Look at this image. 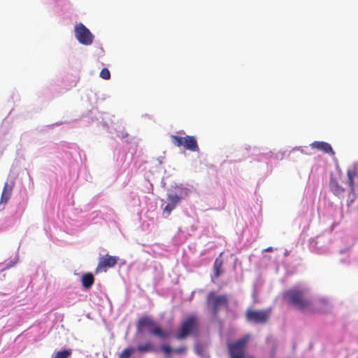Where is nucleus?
I'll use <instances>...</instances> for the list:
<instances>
[{"mask_svg":"<svg viewBox=\"0 0 358 358\" xmlns=\"http://www.w3.org/2000/svg\"><path fill=\"white\" fill-rule=\"evenodd\" d=\"M265 252H272L273 251V248L272 247H268L267 248H266L264 250Z\"/></svg>","mask_w":358,"mask_h":358,"instance_id":"b1692460","label":"nucleus"},{"mask_svg":"<svg viewBox=\"0 0 358 358\" xmlns=\"http://www.w3.org/2000/svg\"><path fill=\"white\" fill-rule=\"evenodd\" d=\"M194 352L196 354H197L199 355H202V346L198 343L195 344Z\"/></svg>","mask_w":358,"mask_h":358,"instance_id":"5701e85b","label":"nucleus"},{"mask_svg":"<svg viewBox=\"0 0 358 358\" xmlns=\"http://www.w3.org/2000/svg\"><path fill=\"white\" fill-rule=\"evenodd\" d=\"M81 282L83 287L85 289H88L93 285L94 282V278L90 273H85L82 276Z\"/></svg>","mask_w":358,"mask_h":358,"instance_id":"4468645a","label":"nucleus"},{"mask_svg":"<svg viewBox=\"0 0 358 358\" xmlns=\"http://www.w3.org/2000/svg\"><path fill=\"white\" fill-rule=\"evenodd\" d=\"M75 36L78 42L83 45H90L93 42L94 36L82 23L75 26Z\"/></svg>","mask_w":358,"mask_h":358,"instance_id":"6e6552de","label":"nucleus"},{"mask_svg":"<svg viewBox=\"0 0 358 358\" xmlns=\"http://www.w3.org/2000/svg\"><path fill=\"white\" fill-rule=\"evenodd\" d=\"M167 200L169 203L164 208V213L166 216H169L171 211L176 208L177 205L180 203L181 197L176 194H169L167 195Z\"/></svg>","mask_w":358,"mask_h":358,"instance_id":"9b49d317","label":"nucleus"},{"mask_svg":"<svg viewBox=\"0 0 358 358\" xmlns=\"http://www.w3.org/2000/svg\"><path fill=\"white\" fill-rule=\"evenodd\" d=\"M222 253L218 257H217L215 260L213 264V273L214 277L215 278H218L220 275L222 273V266L223 264V260L221 258Z\"/></svg>","mask_w":358,"mask_h":358,"instance_id":"2eb2a0df","label":"nucleus"},{"mask_svg":"<svg viewBox=\"0 0 358 358\" xmlns=\"http://www.w3.org/2000/svg\"><path fill=\"white\" fill-rule=\"evenodd\" d=\"M271 314V308L255 310L248 309L245 312L246 320L255 324H265L268 322Z\"/></svg>","mask_w":358,"mask_h":358,"instance_id":"0eeeda50","label":"nucleus"},{"mask_svg":"<svg viewBox=\"0 0 358 358\" xmlns=\"http://www.w3.org/2000/svg\"><path fill=\"white\" fill-rule=\"evenodd\" d=\"M161 349L166 356L170 355V354L173 351L171 347L168 345H162L161 346Z\"/></svg>","mask_w":358,"mask_h":358,"instance_id":"412c9836","label":"nucleus"},{"mask_svg":"<svg viewBox=\"0 0 358 358\" xmlns=\"http://www.w3.org/2000/svg\"><path fill=\"white\" fill-rule=\"evenodd\" d=\"M341 179L331 176L329 181L330 191L337 197L343 198L345 194V188L343 186Z\"/></svg>","mask_w":358,"mask_h":358,"instance_id":"9d476101","label":"nucleus"},{"mask_svg":"<svg viewBox=\"0 0 358 358\" xmlns=\"http://www.w3.org/2000/svg\"><path fill=\"white\" fill-rule=\"evenodd\" d=\"M14 185V182L10 183L5 182L1 196L0 203L6 204L8 203L11 196Z\"/></svg>","mask_w":358,"mask_h":358,"instance_id":"ddd939ff","label":"nucleus"},{"mask_svg":"<svg viewBox=\"0 0 358 358\" xmlns=\"http://www.w3.org/2000/svg\"><path fill=\"white\" fill-rule=\"evenodd\" d=\"M170 138L171 143L178 148L183 147L184 149L193 152L199 151L196 138L194 136H179L178 135H171Z\"/></svg>","mask_w":358,"mask_h":358,"instance_id":"39448f33","label":"nucleus"},{"mask_svg":"<svg viewBox=\"0 0 358 358\" xmlns=\"http://www.w3.org/2000/svg\"><path fill=\"white\" fill-rule=\"evenodd\" d=\"M208 306H211L213 314L217 316L221 306L229 307V300L226 294L217 296L214 292H210L206 296Z\"/></svg>","mask_w":358,"mask_h":358,"instance_id":"423d86ee","label":"nucleus"},{"mask_svg":"<svg viewBox=\"0 0 358 358\" xmlns=\"http://www.w3.org/2000/svg\"><path fill=\"white\" fill-rule=\"evenodd\" d=\"M357 176V173L355 170L349 169L347 172L348 180L347 183L350 187V192H355V187H354V178Z\"/></svg>","mask_w":358,"mask_h":358,"instance_id":"f3484780","label":"nucleus"},{"mask_svg":"<svg viewBox=\"0 0 358 358\" xmlns=\"http://www.w3.org/2000/svg\"><path fill=\"white\" fill-rule=\"evenodd\" d=\"M310 146L312 149L321 150L324 153L329 154L331 156L335 155V152L334 151L331 145L327 142L314 141L310 145Z\"/></svg>","mask_w":358,"mask_h":358,"instance_id":"f8f14e48","label":"nucleus"},{"mask_svg":"<svg viewBox=\"0 0 358 358\" xmlns=\"http://www.w3.org/2000/svg\"><path fill=\"white\" fill-rule=\"evenodd\" d=\"M173 352H175L177 354L179 355H184L187 352V348L185 346H180L173 350Z\"/></svg>","mask_w":358,"mask_h":358,"instance_id":"4be33fe9","label":"nucleus"},{"mask_svg":"<svg viewBox=\"0 0 358 358\" xmlns=\"http://www.w3.org/2000/svg\"><path fill=\"white\" fill-rule=\"evenodd\" d=\"M251 338L250 334H246L236 341L227 344L229 358H245L247 345Z\"/></svg>","mask_w":358,"mask_h":358,"instance_id":"7ed1b4c3","label":"nucleus"},{"mask_svg":"<svg viewBox=\"0 0 358 358\" xmlns=\"http://www.w3.org/2000/svg\"><path fill=\"white\" fill-rule=\"evenodd\" d=\"M133 348H125L120 355V358H130L131 354L134 352Z\"/></svg>","mask_w":358,"mask_h":358,"instance_id":"6ab92c4d","label":"nucleus"},{"mask_svg":"<svg viewBox=\"0 0 358 358\" xmlns=\"http://www.w3.org/2000/svg\"><path fill=\"white\" fill-rule=\"evenodd\" d=\"M137 350L141 353H147L150 352H155L156 348L154 344L150 341L144 344H139L136 347Z\"/></svg>","mask_w":358,"mask_h":358,"instance_id":"dca6fc26","label":"nucleus"},{"mask_svg":"<svg viewBox=\"0 0 358 358\" xmlns=\"http://www.w3.org/2000/svg\"><path fill=\"white\" fill-rule=\"evenodd\" d=\"M71 355V350H64L56 352L55 358H69Z\"/></svg>","mask_w":358,"mask_h":358,"instance_id":"a211bd4d","label":"nucleus"},{"mask_svg":"<svg viewBox=\"0 0 358 358\" xmlns=\"http://www.w3.org/2000/svg\"><path fill=\"white\" fill-rule=\"evenodd\" d=\"M198 331L197 319L195 315H190L181 322L180 329L175 337L177 340H183L189 335L196 334Z\"/></svg>","mask_w":358,"mask_h":358,"instance_id":"f03ea898","label":"nucleus"},{"mask_svg":"<svg viewBox=\"0 0 358 358\" xmlns=\"http://www.w3.org/2000/svg\"><path fill=\"white\" fill-rule=\"evenodd\" d=\"M145 327H152L150 331V334L159 337V338L165 339L170 336V334L167 331L162 329L159 326L156 325L154 320L150 316L141 317L136 323V328L138 331H141Z\"/></svg>","mask_w":358,"mask_h":358,"instance_id":"20e7f679","label":"nucleus"},{"mask_svg":"<svg viewBox=\"0 0 358 358\" xmlns=\"http://www.w3.org/2000/svg\"><path fill=\"white\" fill-rule=\"evenodd\" d=\"M119 258L116 256L106 255L99 259L95 273H105L108 268H113L117 263Z\"/></svg>","mask_w":358,"mask_h":358,"instance_id":"1a4fd4ad","label":"nucleus"},{"mask_svg":"<svg viewBox=\"0 0 358 358\" xmlns=\"http://www.w3.org/2000/svg\"><path fill=\"white\" fill-rule=\"evenodd\" d=\"M245 358H255V357L252 356V355H246L245 356Z\"/></svg>","mask_w":358,"mask_h":358,"instance_id":"393cba45","label":"nucleus"},{"mask_svg":"<svg viewBox=\"0 0 358 358\" xmlns=\"http://www.w3.org/2000/svg\"><path fill=\"white\" fill-rule=\"evenodd\" d=\"M287 304L303 313H325L329 309V302L323 298L311 299L303 289H289L283 293Z\"/></svg>","mask_w":358,"mask_h":358,"instance_id":"f257e3e1","label":"nucleus"},{"mask_svg":"<svg viewBox=\"0 0 358 358\" xmlns=\"http://www.w3.org/2000/svg\"><path fill=\"white\" fill-rule=\"evenodd\" d=\"M99 76L104 80H108L110 78V73L108 69L103 68L101 69Z\"/></svg>","mask_w":358,"mask_h":358,"instance_id":"aec40b11","label":"nucleus"}]
</instances>
